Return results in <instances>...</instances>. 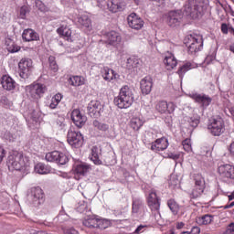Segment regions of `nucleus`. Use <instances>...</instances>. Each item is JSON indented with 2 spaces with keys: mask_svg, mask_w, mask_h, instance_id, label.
Instances as JSON below:
<instances>
[{
  "mask_svg": "<svg viewBox=\"0 0 234 234\" xmlns=\"http://www.w3.org/2000/svg\"><path fill=\"white\" fill-rule=\"evenodd\" d=\"M48 63H49V69H51L53 72H58L59 68L58 67V63L56 62V57L50 56L48 58Z\"/></svg>",
  "mask_w": 234,
  "mask_h": 234,
  "instance_id": "obj_44",
  "label": "nucleus"
},
{
  "mask_svg": "<svg viewBox=\"0 0 234 234\" xmlns=\"http://www.w3.org/2000/svg\"><path fill=\"white\" fill-rule=\"evenodd\" d=\"M164 63L166 67L167 70H173L176 65H178V61L176 60V58H175V55L168 53V55L165 58Z\"/></svg>",
  "mask_w": 234,
  "mask_h": 234,
  "instance_id": "obj_24",
  "label": "nucleus"
},
{
  "mask_svg": "<svg viewBox=\"0 0 234 234\" xmlns=\"http://www.w3.org/2000/svg\"><path fill=\"white\" fill-rule=\"evenodd\" d=\"M167 106L168 108L166 111L167 112H169V114H171V112H175V108H176L175 103L173 102L167 103Z\"/></svg>",
  "mask_w": 234,
  "mask_h": 234,
  "instance_id": "obj_56",
  "label": "nucleus"
},
{
  "mask_svg": "<svg viewBox=\"0 0 234 234\" xmlns=\"http://www.w3.org/2000/svg\"><path fill=\"white\" fill-rule=\"evenodd\" d=\"M151 150L154 151V153H159L160 150L158 149V143H156V140L154 143H152Z\"/></svg>",
  "mask_w": 234,
  "mask_h": 234,
  "instance_id": "obj_57",
  "label": "nucleus"
},
{
  "mask_svg": "<svg viewBox=\"0 0 234 234\" xmlns=\"http://www.w3.org/2000/svg\"><path fill=\"white\" fill-rule=\"evenodd\" d=\"M93 126L99 129V131H108L109 130V124L101 123L100 121H93Z\"/></svg>",
  "mask_w": 234,
  "mask_h": 234,
  "instance_id": "obj_45",
  "label": "nucleus"
},
{
  "mask_svg": "<svg viewBox=\"0 0 234 234\" xmlns=\"http://www.w3.org/2000/svg\"><path fill=\"white\" fill-rule=\"evenodd\" d=\"M183 149H185L187 153L191 151V140L186 139L182 142Z\"/></svg>",
  "mask_w": 234,
  "mask_h": 234,
  "instance_id": "obj_47",
  "label": "nucleus"
},
{
  "mask_svg": "<svg viewBox=\"0 0 234 234\" xmlns=\"http://www.w3.org/2000/svg\"><path fill=\"white\" fill-rule=\"evenodd\" d=\"M144 225L139 226V227L135 229L134 233L139 234V233L142 231V229H144Z\"/></svg>",
  "mask_w": 234,
  "mask_h": 234,
  "instance_id": "obj_62",
  "label": "nucleus"
},
{
  "mask_svg": "<svg viewBox=\"0 0 234 234\" xmlns=\"http://www.w3.org/2000/svg\"><path fill=\"white\" fill-rule=\"evenodd\" d=\"M228 111H229L230 116H232L234 118V107L228 108Z\"/></svg>",
  "mask_w": 234,
  "mask_h": 234,
  "instance_id": "obj_63",
  "label": "nucleus"
},
{
  "mask_svg": "<svg viewBox=\"0 0 234 234\" xmlns=\"http://www.w3.org/2000/svg\"><path fill=\"white\" fill-rule=\"evenodd\" d=\"M229 153L234 156V142L229 145Z\"/></svg>",
  "mask_w": 234,
  "mask_h": 234,
  "instance_id": "obj_61",
  "label": "nucleus"
},
{
  "mask_svg": "<svg viewBox=\"0 0 234 234\" xmlns=\"http://www.w3.org/2000/svg\"><path fill=\"white\" fill-rule=\"evenodd\" d=\"M5 46H6L8 52L14 53V52H19V50H20L19 46L16 45V43H14L13 40L10 38H7L5 40Z\"/></svg>",
  "mask_w": 234,
  "mask_h": 234,
  "instance_id": "obj_37",
  "label": "nucleus"
},
{
  "mask_svg": "<svg viewBox=\"0 0 234 234\" xmlns=\"http://www.w3.org/2000/svg\"><path fill=\"white\" fill-rule=\"evenodd\" d=\"M193 180L195 185L190 193V198H198L202 197L204 189H206V179L201 174H194Z\"/></svg>",
  "mask_w": 234,
  "mask_h": 234,
  "instance_id": "obj_5",
  "label": "nucleus"
},
{
  "mask_svg": "<svg viewBox=\"0 0 234 234\" xmlns=\"http://www.w3.org/2000/svg\"><path fill=\"white\" fill-rule=\"evenodd\" d=\"M185 45L189 54H197L202 48V37L198 35H188L185 38Z\"/></svg>",
  "mask_w": 234,
  "mask_h": 234,
  "instance_id": "obj_6",
  "label": "nucleus"
},
{
  "mask_svg": "<svg viewBox=\"0 0 234 234\" xmlns=\"http://www.w3.org/2000/svg\"><path fill=\"white\" fill-rule=\"evenodd\" d=\"M31 118L33 122H39V118H41V112L34 110L31 113Z\"/></svg>",
  "mask_w": 234,
  "mask_h": 234,
  "instance_id": "obj_49",
  "label": "nucleus"
},
{
  "mask_svg": "<svg viewBox=\"0 0 234 234\" xmlns=\"http://www.w3.org/2000/svg\"><path fill=\"white\" fill-rule=\"evenodd\" d=\"M228 30H229L228 28V25L227 24H222L221 25V31L223 32V34H228Z\"/></svg>",
  "mask_w": 234,
  "mask_h": 234,
  "instance_id": "obj_60",
  "label": "nucleus"
},
{
  "mask_svg": "<svg viewBox=\"0 0 234 234\" xmlns=\"http://www.w3.org/2000/svg\"><path fill=\"white\" fill-rule=\"evenodd\" d=\"M101 112H103V108L100 101H91L88 104V114L91 118H100V116H101Z\"/></svg>",
  "mask_w": 234,
  "mask_h": 234,
  "instance_id": "obj_12",
  "label": "nucleus"
},
{
  "mask_svg": "<svg viewBox=\"0 0 234 234\" xmlns=\"http://www.w3.org/2000/svg\"><path fill=\"white\" fill-rule=\"evenodd\" d=\"M167 158H171V160H178L180 158V154H175V153H168Z\"/></svg>",
  "mask_w": 234,
  "mask_h": 234,
  "instance_id": "obj_54",
  "label": "nucleus"
},
{
  "mask_svg": "<svg viewBox=\"0 0 234 234\" xmlns=\"http://www.w3.org/2000/svg\"><path fill=\"white\" fill-rule=\"evenodd\" d=\"M63 233L65 234H79L78 230L74 228L63 229Z\"/></svg>",
  "mask_w": 234,
  "mask_h": 234,
  "instance_id": "obj_52",
  "label": "nucleus"
},
{
  "mask_svg": "<svg viewBox=\"0 0 234 234\" xmlns=\"http://www.w3.org/2000/svg\"><path fill=\"white\" fill-rule=\"evenodd\" d=\"M27 90H28L29 96H31L33 100H39V98L43 96V93L47 92V86L39 83L33 84L28 86Z\"/></svg>",
  "mask_w": 234,
  "mask_h": 234,
  "instance_id": "obj_11",
  "label": "nucleus"
},
{
  "mask_svg": "<svg viewBox=\"0 0 234 234\" xmlns=\"http://www.w3.org/2000/svg\"><path fill=\"white\" fill-rule=\"evenodd\" d=\"M101 73L105 81H112V80H119L120 75L116 73L113 69L104 67L101 69Z\"/></svg>",
  "mask_w": 234,
  "mask_h": 234,
  "instance_id": "obj_19",
  "label": "nucleus"
},
{
  "mask_svg": "<svg viewBox=\"0 0 234 234\" xmlns=\"http://www.w3.org/2000/svg\"><path fill=\"white\" fill-rule=\"evenodd\" d=\"M90 160L93 161L95 165H101V161L100 160V149H98V146H93L91 148Z\"/></svg>",
  "mask_w": 234,
  "mask_h": 234,
  "instance_id": "obj_31",
  "label": "nucleus"
},
{
  "mask_svg": "<svg viewBox=\"0 0 234 234\" xmlns=\"http://www.w3.org/2000/svg\"><path fill=\"white\" fill-rule=\"evenodd\" d=\"M78 23L84 28H87V30H92V21L90 20V18H89V16L85 15L80 16L78 19Z\"/></svg>",
  "mask_w": 234,
  "mask_h": 234,
  "instance_id": "obj_30",
  "label": "nucleus"
},
{
  "mask_svg": "<svg viewBox=\"0 0 234 234\" xmlns=\"http://www.w3.org/2000/svg\"><path fill=\"white\" fill-rule=\"evenodd\" d=\"M140 67V59L135 57L129 58L127 59L126 68L132 72H136V69Z\"/></svg>",
  "mask_w": 234,
  "mask_h": 234,
  "instance_id": "obj_29",
  "label": "nucleus"
},
{
  "mask_svg": "<svg viewBox=\"0 0 234 234\" xmlns=\"http://www.w3.org/2000/svg\"><path fill=\"white\" fill-rule=\"evenodd\" d=\"M189 233L190 234H200V228L193 227Z\"/></svg>",
  "mask_w": 234,
  "mask_h": 234,
  "instance_id": "obj_58",
  "label": "nucleus"
},
{
  "mask_svg": "<svg viewBox=\"0 0 234 234\" xmlns=\"http://www.w3.org/2000/svg\"><path fill=\"white\" fill-rule=\"evenodd\" d=\"M109 226H111V221L98 218V219H97V229H107V228H109Z\"/></svg>",
  "mask_w": 234,
  "mask_h": 234,
  "instance_id": "obj_41",
  "label": "nucleus"
},
{
  "mask_svg": "<svg viewBox=\"0 0 234 234\" xmlns=\"http://www.w3.org/2000/svg\"><path fill=\"white\" fill-rule=\"evenodd\" d=\"M22 38L23 41L27 42L39 41V34H37L34 29L27 28L23 31Z\"/></svg>",
  "mask_w": 234,
  "mask_h": 234,
  "instance_id": "obj_20",
  "label": "nucleus"
},
{
  "mask_svg": "<svg viewBox=\"0 0 234 234\" xmlns=\"http://www.w3.org/2000/svg\"><path fill=\"white\" fill-rule=\"evenodd\" d=\"M83 226L90 229L97 228L98 226V217L96 216H89L84 218L82 221Z\"/></svg>",
  "mask_w": 234,
  "mask_h": 234,
  "instance_id": "obj_28",
  "label": "nucleus"
},
{
  "mask_svg": "<svg viewBox=\"0 0 234 234\" xmlns=\"http://www.w3.org/2000/svg\"><path fill=\"white\" fill-rule=\"evenodd\" d=\"M153 89V79L151 77H145L141 80V90L143 94H149Z\"/></svg>",
  "mask_w": 234,
  "mask_h": 234,
  "instance_id": "obj_21",
  "label": "nucleus"
},
{
  "mask_svg": "<svg viewBox=\"0 0 234 234\" xmlns=\"http://www.w3.org/2000/svg\"><path fill=\"white\" fill-rule=\"evenodd\" d=\"M194 68L195 67H193V64H191V62L185 63L177 70V74H178L179 78L182 80V78H184V74H186V72H188V70H191V69H194Z\"/></svg>",
  "mask_w": 234,
  "mask_h": 234,
  "instance_id": "obj_35",
  "label": "nucleus"
},
{
  "mask_svg": "<svg viewBox=\"0 0 234 234\" xmlns=\"http://www.w3.org/2000/svg\"><path fill=\"white\" fill-rule=\"evenodd\" d=\"M58 35L61 36L66 41H72V30L67 26H61L57 29Z\"/></svg>",
  "mask_w": 234,
  "mask_h": 234,
  "instance_id": "obj_23",
  "label": "nucleus"
},
{
  "mask_svg": "<svg viewBox=\"0 0 234 234\" xmlns=\"http://www.w3.org/2000/svg\"><path fill=\"white\" fill-rule=\"evenodd\" d=\"M32 59L30 58H22L18 63L19 69V76L23 80H27L28 76H30V72H32Z\"/></svg>",
  "mask_w": 234,
  "mask_h": 234,
  "instance_id": "obj_9",
  "label": "nucleus"
},
{
  "mask_svg": "<svg viewBox=\"0 0 234 234\" xmlns=\"http://www.w3.org/2000/svg\"><path fill=\"white\" fill-rule=\"evenodd\" d=\"M218 173L222 178L234 180V166L231 165H222L218 167Z\"/></svg>",
  "mask_w": 234,
  "mask_h": 234,
  "instance_id": "obj_18",
  "label": "nucleus"
},
{
  "mask_svg": "<svg viewBox=\"0 0 234 234\" xmlns=\"http://www.w3.org/2000/svg\"><path fill=\"white\" fill-rule=\"evenodd\" d=\"M27 201L33 207H38L45 202V193L41 187H32L27 191Z\"/></svg>",
  "mask_w": 234,
  "mask_h": 234,
  "instance_id": "obj_4",
  "label": "nucleus"
},
{
  "mask_svg": "<svg viewBox=\"0 0 234 234\" xmlns=\"http://www.w3.org/2000/svg\"><path fill=\"white\" fill-rule=\"evenodd\" d=\"M35 172L38 173V175H48L50 168L43 163H38L35 165Z\"/></svg>",
  "mask_w": 234,
  "mask_h": 234,
  "instance_id": "obj_32",
  "label": "nucleus"
},
{
  "mask_svg": "<svg viewBox=\"0 0 234 234\" xmlns=\"http://www.w3.org/2000/svg\"><path fill=\"white\" fill-rule=\"evenodd\" d=\"M35 5L40 12H43L44 14L48 12V6H47L41 0H36Z\"/></svg>",
  "mask_w": 234,
  "mask_h": 234,
  "instance_id": "obj_43",
  "label": "nucleus"
},
{
  "mask_svg": "<svg viewBox=\"0 0 234 234\" xmlns=\"http://www.w3.org/2000/svg\"><path fill=\"white\" fill-rule=\"evenodd\" d=\"M128 25L133 30H140L144 28V20H142L136 13H132L127 17Z\"/></svg>",
  "mask_w": 234,
  "mask_h": 234,
  "instance_id": "obj_15",
  "label": "nucleus"
},
{
  "mask_svg": "<svg viewBox=\"0 0 234 234\" xmlns=\"http://www.w3.org/2000/svg\"><path fill=\"white\" fill-rule=\"evenodd\" d=\"M69 84L73 87H80V85H83V80L80 76H74L69 79Z\"/></svg>",
  "mask_w": 234,
  "mask_h": 234,
  "instance_id": "obj_42",
  "label": "nucleus"
},
{
  "mask_svg": "<svg viewBox=\"0 0 234 234\" xmlns=\"http://www.w3.org/2000/svg\"><path fill=\"white\" fill-rule=\"evenodd\" d=\"M63 100V95L60 93H57L54 97L51 99V102L49 104V109H56L58 105H59V101Z\"/></svg>",
  "mask_w": 234,
  "mask_h": 234,
  "instance_id": "obj_40",
  "label": "nucleus"
},
{
  "mask_svg": "<svg viewBox=\"0 0 234 234\" xmlns=\"http://www.w3.org/2000/svg\"><path fill=\"white\" fill-rule=\"evenodd\" d=\"M187 122L189 123L190 127H198V123H200V119H198V117H189L187 119Z\"/></svg>",
  "mask_w": 234,
  "mask_h": 234,
  "instance_id": "obj_46",
  "label": "nucleus"
},
{
  "mask_svg": "<svg viewBox=\"0 0 234 234\" xmlns=\"http://www.w3.org/2000/svg\"><path fill=\"white\" fill-rule=\"evenodd\" d=\"M90 165L86 163H79L75 165L74 172L75 175H79L80 176H85L88 171H90Z\"/></svg>",
  "mask_w": 234,
  "mask_h": 234,
  "instance_id": "obj_26",
  "label": "nucleus"
},
{
  "mask_svg": "<svg viewBox=\"0 0 234 234\" xmlns=\"http://www.w3.org/2000/svg\"><path fill=\"white\" fill-rule=\"evenodd\" d=\"M183 14L188 17H191V19H198V17H202L204 14L202 1L188 0L183 7Z\"/></svg>",
  "mask_w": 234,
  "mask_h": 234,
  "instance_id": "obj_2",
  "label": "nucleus"
},
{
  "mask_svg": "<svg viewBox=\"0 0 234 234\" xmlns=\"http://www.w3.org/2000/svg\"><path fill=\"white\" fill-rule=\"evenodd\" d=\"M141 206H142V201L134 200L133 202V208H132L133 213H138V210L140 209Z\"/></svg>",
  "mask_w": 234,
  "mask_h": 234,
  "instance_id": "obj_48",
  "label": "nucleus"
},
{
  "mask_svg": "<svg viewBox=\"0 0 234 234\" xmlns=\"http://www.w3.org/2000/svg\"><path fill=\"white\" fill-rule=\"evenodd\" d=\"M169 106L167 105V101H161L155 105L156 112H160V114H165Z\"/></svg>",
  "mask_w": 234,
  "mask_h": 234,
  "instance_id": "obj_39",
  "label": "nucleus"
},
{
  "mask_svg": "<svg viewBox=\"0 0 234 234\" xmlns=\"http://www.w3.org/2000/svg\"><path fill=\"white\" fill-rule=\"evenodd\" d=\"M224 234H234V223H230Z\"/></svg>",
  "mask_w": 234,
  "mask_h": 234,
  "instance_id": "obj_55",
  "label": "nucleus"
},
{
  "mask_svg": "<svg viewBox=\"0 0 234 234\" xmlns=\"http://www.w3.org/2000/svg\"><path fill=\"white\" fill-rule=\"evenodd\" d=\"M208 130L213 136H220L224 133V121L220 118L213 119L208 124Z\"/></svg>",
  "mask_w": 234,
  "mask_h": 234,
  "instance_id": "obj_10",
  "label": "nucleus"
},
{
  "mask_svg": "<svg viewBox=\"0 0 234 234\" xmlns=\"http://www.w3.org/2000/svg\"><path fill=\"white\" fill-rule=\"evenodd\" d=\"M27 166L23 154L15 152L8 156L7 167L9 171H23Z\"/></svg>",
  "mask_w": 234,
  "mask_h": 234,
  "instance_id": "obj_3",
  "label": "nucleus"
},
{
  "mask_svg": "<svg viewBox=\"0 0 234 234\" xmlns=\"http://www.w3.org/2000/svg\"><path fill=\"white\" fill-rule=\"evenodd\" d=\"M108 6L111 12L116 14V12L118 11L123 10V7L125 6V2H123L122 0H112L110 4H108Z\"/></svg>",
  "mask_w": 234,
  "mask_h": 234,
  "instance_id": "obj_25",
  "label": "nucleus"
},
{
  "mask_svg": "<svg viewBox=\"0 0 234 234\" xmlns=\"http://www.w3.org/2000/svg\"><path fill=\"white\" fill-rule=\"evenodd\" d=\"M133 102L134 94L133 90L127 85L121 88L119 95L114 98V104L119 109H129Z\"/></svg>",
  "mask_w": 234,
  "mask_h": 234,
  "instance_id": "obj_1",
  "label": "nucleus"
},
{
  "mask_svg": "<svg viewBox=\"0 0 234 234\" xmlns=\"http://www.w3.org/2000/svg\"><path fill=\"white\" fill-rule=\"evenodd\" d=\"M233 206H234V201L231 202L229 205L225 206L224 209H229V207H233Z\"/></svg>",
  "mask_w": 234,
  "mask_h": 234,
  "instance_id": "obj_64",
  "label": "nucleus"
},
{
  "mask_svg": "<svg viewBox=\"0 0 234 234\" xmlns=\"http://www.w3.org/2000/svg\"><path fill=\"white\" fill-rule=\"evenodd\" d=\"M45 158L47 162H56V164H58L59 165H65V164L69 162L67 154L58 151L48 153Z\"/></svg>",
  "mask_w": 234,
  "mask_h": 234,
  "instance_id": "obj_8",
  "label": "nucleus"
},
{
  "mask_svg": "<svg viewBox=\"0 0 234 234\" xmlns=\"http://www.w3.org/2000/svg\"><path fill=\"white\" fill-rule=\"evenodd\" d=\"M1 85L5 90H14L16 89V81L6 75L2 77Z\"/></svg>",
  "mask_w": 234,
  "mask_h": 234,
  "instance_id": "obj_22",
  "label": "nucleus"
},
{
  "mask_svg": "<svg viewBox=\"0 0 234 234\" xmlns=\"http://www.w3.org/2000/svg\"><path fill=\"white\" fill-rule=\"evenodd\" d=\"M4 138L8 142H14V135L10 132H5L4 133Z\"/></svg>",
  "mask_w": 234,
  "mask_h": 234,
  "instance_id": "obj_53",
  "label": "nucleus"
},
{
  "mask_svg": "<svg viewBox=\"0 0 234 234\" xmlns=\"http://www.w3.org/2000/svg\"><path fill=\"white\" fill-rule=\"evenodd\" d=\"M27 14H28V7L24 5L20 8V18L25 19V17H27Z\"/></svg>",
  "mask_w": 234,
  "mask_h": 234,
  "instance_id": "obj_51",
  "label": "nucleus"
},
{
  "mask_svg": "<svg viewBox=\"0 0 234 234\" xmlns=\"http://www.w3.org/2000/svg\"><path fill=\"white\" fill-rule=\"evenodd\" d=\"M182 17H184V13H182V10L170 11L167 16L168 26L173 27H178L182 21Z\"/></svg>",
  "mask_w": 234,
  "mask_h": 234,
  "instance_id": "obj_13",
  "label": "nucleus"
},
{
  "mask_svg": "<svg viewBox=\"0 0 234 234\" xmlns=\"http://www.w3.org/2000/svg\"><path fill=\"white\" fill-rule=\"evenodd\" d=\"M156 144L159 151H165L169 147V141L165 137L156 139Z\"/></svg>",
  "mask_w": 234,
  "mask_h": 234,
  "instance_id": "obj_38",
  "label": "nucleus"
},
{
  "mask_svg": "<svg viewBox=\"0 0 234 234\" xmlns=\"http://www.w3.org/2000/svg\"><path fill=\"white\" fill-rule=\"evenodd\" d=\"M3 158H5V148L0 146V164L3 162Z\"/></svg>",
  "mask_w": 234,
  "mask_h": 234,
  "instance_id": "obj_59",
  "label": "nucleus"
},
{
  "mask_svg": "<svg viewBox=\"0 0 234 234\" xmlns=\"http://www.w3.org/2000/svg\"><path fill=\"white\" fill-rule=\"evenodd\" d=\"M148 207L151 211L160 213V198L156 195V190L152 189L148 196Z\"/></svg>",
  "mask_w": 234,
  "mask_h": 234,
  "instance_id": "obj_14",
  "label": "nucleus"
},
{
  "mask_svg": "<svg viewBox=\"0 0 234 234\" xmlns=\"http://www.w3.org/2000/svg\"><path fill=\"white\" fill-rule=\"evenodd\" d=\"M167 206L170 211H172L173 215H178V211H180V206L178 203H176V201H175V199H169Z\"/></svg>",
  "mask_w": 234,
  "mask_h": 234,
  "instance_id": "obj_36",
  "label": "nucleus"
},
{
  "mask_svg": "<svg viewBox=\"0 0 234 234\" xmlns=\"http://www.w3.org/2000/svg\"><path fill=\"white\" fill-rule=\"evenodd\" d=\"M106 39L110 45H116L122 41V37L116 31H110L106 34Z\"/></svg>",
  "mask_w": 234,
  "mask_h": 234,
  "instance_id": "obj_27",
  "label": "nucleus"
},
{
  "mask_svg": "<svg viewBox=\"0 0 234 234\" xmlns=\"http://www.w3.org/2000/svg\"><path fill=\"white\" fill-rule=\"evenodd\" d=\"M190 98H192V100H195L197 103H200L201 107H203L204 109H206V107H209L211 101H213V99L206 94L193 93L190 95Z\"/></svg>",
  "mask_w": 234,
  "mask_h": 234,
  "instance_id": "obj_16",
  "label": "nucleus"
},
{
  "mask_svg": "<svg viewBox=\"0 0 234 234\" xmlns=\"http://www.w3.org/2000/svg\"><path fill=\"white\" fill-rule=\"evenodd\" d=\"M197 222L199 224V226H207V224H211V222H213V216L207 214L197 218Z\"/></svg>",
  "mask_w": 234,
  "mask_h": 234,
  "instance_id": "obj_33",
  "label": "nucleus"
},
{
  "mask_svg": "<svg viewBox=\"0 0 234 234\" xmlns=\"http://www.w3.org/2000/svg\"><path fill=\"white\" fill-rule=\"evenodd\" d=\"M71 120L77 127L81 128L87 122V116L82 115L80 110H73L71 112Z\"/></svg>",
  "mask_w": 234,
  "mask_h": 234,
  "instance_id": "obj_17",
  "label": "nucleus"
},
{
  "mask_svg": "<svg viewBox=\"0 0 234 234\" xmlns=\"http://www.w3.org/2000/svg\"><path fill=\"white\" fill-rule=\"evenodd\" d=\"M144 125V121L138 117L132 118L130 122V126L133 131H140L142 126Z\"/></svg>",
  "mask_w": 234,
  "mask_h": 234,
  "instance_id": "obj_34",
  "label": "nucleus"
},
{
  "mask_svg": "<svg viewBox=\"0 0 234 234\" xmlns=\"http://www.w3.org/2000/svg\"><path fill=\"white\" fill-rule=\"evenodd\" d=\"M67 140L68 144H69L74 149H80V147H82L85 142L81 133L72 130L68 132Z\"/></svg>",
  "mask_w": 234,
  "mask_h": 234,
  "instance_id": "obj_7",
  "label": "nucleus"
},
{
  "mask_svg": "<svg viewBox=\"0 0 234 234\" xmlns=\"http://www.w3.org/2000/svg\"><path fill=\"white\" fill-rule=\"evenodd\" d=\"M169 186L170 187H176V186H178V178L175 176H171L169 179Z\"/></svg>",
  "mask_w": 234,
  "mask_h": 234,
  "instance_id": "obj_50",
  "label": "nucleus"
}]
</instances>
